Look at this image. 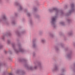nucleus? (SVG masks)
<instances>
[{"instance_id":"nucleus-1","label":"nucleus","mask_w":75,"mask_h":75,"mask_svg":"<svg viewBox=\"0 0 75 75\" xmlns=\"http://www.w3.org/2000/svg\"><path fill=\"white\" fill-rule=\"evenodd\" d=\"M12 45L16 54H19V52H24L25 51L24 50V49L22 48L21 46V45L20 44L18 45V49L16 48V45H15V44H14V43H12Z\"/></svg>"},{"instance_id":"nucleus-2","label":"nucleus","mask_w":75,"mask_h":75,"mask_svg":"<svg viewBox=\"0 0 75 75\" xmlns=\"http://www.w3.org/2000/svg\"><path fill=\"white\" fill-rule=\"evenodd\" d=\"M25 67H26V69L28 70H34V69H36L38 67H40V68H41V63H38V66H35L34 67L32 66H28V64H25Z\"/></svg>"},{"instance_id":"nucleus-3","label":"nucleus","mask_w":75,"mask_h":75,"mask_svg":"<svg viewBox=\"0 0 75 75\" xmlns=\"http://www.w3.org/2000/svg\"><path fill=\"white\" fill-rule=\"evenodd\" d=\"M49 11L50 13H52V12H53L54 11H55L56 13V16H57V15H58V13H59V12H61V15H63V14H64V12H63L62 11H58V9L55 8H53L52 9H49Z\"/></svg>"},{"instance_id":"nucleus-4","label":"nucleus","mask_w":75,"mask_h":75,"mask_svg":"<svg viewBox=\"0 0 75 75\" xmlns=\"http://www.w3.org/2000/svg\"><path fill=\"white\" fill-rule=\"evenodd\" d=\"M71 10H70L69 11V13L66 14V16H69L71 14V13H72V12H74L75 11V8H74V4H71Z\"/></svg>"},{"instance_id":"nucleus-5","label":"nucleus","mask_w":75,"mask_h":75,"mask_svg":"<svg viewBox=\"0 0 75 75\" xmlns=\"http://www.w3.org/2000/svg\"><path fill=\"white\" fill-rule=\"evenodd\" d=\"M57 18V16H56L52 18L51 23L52 24V26L54 28H55V22Z\"/></svg>"},{"instance_id":"nucleus-6","label":"nucleus","mask_w":75,"mask_h":75,"mask_svg":"<svg viewBox=\"0 0 75 75\" xmlns=\"http://www.w3.org/2000/svg\"><path fill=\"white\" fill-rule=\"evenodd\" d=\"M16 74H19L20 73V75H25V72L24 71H21L20 70H18L16 71Z\"/></svg>"},{"instance_id":"nucleus-7","label":"nucleus","mask_w":75,"mask_h":75,"mask_svg":"<svg viewBox=\"0 0 75 75\" xmlns=\"http://www.w3.org/2000/svg\"><path fill=\"white\" fill-rule=\"evenodd\" d=\"M15 4L17 6H19V9L20 10H23V8L21 5L20 4L18 3H17V2L15 3Z\"/></svg>"},{"instance_id":"nucleus-8","label":"nucleus","mask_w":75,"mask_h":75,"mask_svg":"<svg viewBox=\"0 0 75 75\" xmlns=\"http://www.w3.org/2000/svg\"><path fill=\"white\" fill-rule=\"evenodd\" d=\"M71 55H72V52H69L67 54V57L69 58H71Z\"/></svg>"},{"instance_id":"nucleus-9","label":"nucleus","mask_w":75,"mask_h":75,"mask_svg":"<svg viewBox=\"0 0 75 75\" xmlns=\"http://www.w3.org/2000/svg\"><path fill=\"white\" fill-rule=\"evenodd\" d=\"M18 61L19 62H23V61H26V60L24 59L19 58L18 59Z\"/></svg>"},{"instance_id":"nucleus-10","label":"nucleus","mask_w":75,"mask_h":75,"mask_svg":"<svg viewBox=\"0 0 75 75\" xmlns=\"http://www.w3.org/2000/svg\"><path fill=\"white\" fill-rule=\"evenodd\" d=\"M5 35H6V36H10L11 35V33L10 32H8L6 33Z\"/></svg>"},{"instance_id":"nucleus-11","label":"nucleus","mask_w":75,"mask_h":75,"mask_svg":"<svg viewBox=\"0 0 75 75\" xmlns=\"http://www.w3.org/2000/svg\"><path fill=\"white\" fill-rule=\"evenodd\" d=\"M35 39L33 40V47L34 48H35V47H36V45H35Z\"/></svg>"},{"instance_id":"nucleus-12","label":"nucleus","mask_w":75,"mask_h":75,"mask_svg":"<svg viewBox=\"0 0 75 75\" xmlns=\"http://www.w3.org/2000/svg\"><path fill=\"white\" fill-rule=\"evenodd\" d=\"M54 69V71H57V70H58V66H57V65H55Z\"/></svg>"},{"instance_id":"nucleus-13","label":"nucleus","mask_w":75,"mask_h":75,"mask_svg":"<svg viewBox=\"0 0 75 75\" xmlns=\"http://www.w3.org/2000/svg\"><path fill=\"white\" fill-rule=\"evenodd\" d=\"M2 18L3 20H6L7 19V18H6V16H5V15H3L2 17Z\"/></svg>"},{"instance_id":"nucleus-14","label":"nucleus","mask_w":75,"mask_h":75,"mask_svg":"<svg viewBox=\"0 0 75 75\" xmlns=\"http://www.w3.org/2000/svg\"><path fill=\"white\" fill-rule=\"evenodd\" d=\"M16 33L18 36H20V33L19 32V31H16Z\"/></svg>"},{"instance_id":"nucleus-15","label":"nucleus","mask_w":75,"mask_h":75,"mask_svg":"<svg viewBox=\"0 0 75 75\" xmlns=\"http://www.w3.org/2000/svg\"><path fill=\"white\" fill-rule=\"evenodd\" d=\"M60 24L61 25H65V23H64V22H61L60 23Z\"/></svg>"},{"instance_id":"nucleus-16","label":"nucleus","mask_w":75,"mask_h":75,"mask_svg":"<svg viewBox=\"0 0 75 75\" xmlns=\"http://www.w3.org/2000/svg\"><path fill=\"white\" fill-rule=\"evenodd\" d=\"M27 15L29 17H30V16H31V14L29 13H27Z\"/></svg>"},{"instance_id":"nucleus-17","label":"nucleus","mask_w":75,"mask_h":75,"mask_svg":"<svg viewBox=\"0 0 75 75\" xmlns=\"http://www.w3.org/2000/svg\"><path fill=\"white\" fill-rule=\"evenodd\" d=\"M7 43L8 44H10V43H11V41L10 40H7Z\"/></svg>"},{"instance_id":"nucleus-18","label":"nucleus","mask_w":75,"mask_h":75,"mask_svg":"<svg viewBox=\"0 0 75 75\" xmlns=\"http://www.w3.org/2000/svg\"><path fill=\"white\" fill-rule=\"evenodd\" d=\"M12 24H15V21H13L12 22Z\"/></svg>"},{"instance_id":"nucleus-19","label":"nucleus","mask_w":75,"mask_h":75,"mask_svg":"<svg viewBox=\"0 0 75 75\" xmlns=\"http://www.w3.org/2000/svg\"><path fill=\"white\" fill-rule=\"evenodd\" d=\"M72 34V32H69L68 33V35H71Z\"/></svg>"},{"instance_id":"nucleus-20","label":"nucleus","mask_w":75,"mask_h":75,"mask_svg":"<svg viewBox=\"0 0 75 75\" xmlns=\"http://www.w3.org/2000/svg\"><path fill=\"white\" fill-rule=\"evenodd\" d=\"M6 71H4L3 72V75H6Z\"/></svg>"},{"instance_id":"nucleus-21","label":"nucleus","mask_w":75,"mask_h":75,"mask_svg":"<svg viewBox=\"0 0 75 75\" xmlns=\"http://www.w3.org/2000/svg\"><path fill=\"white\" fill-rule=\"evenodd\" d=\"M33 9L34 10V11H37V8L35 7Z\"/></svg>"},{"instance_id":"nucleus-22","label":"nucleus","mask_w":75,"mask_h":75,"mask_svg":"<svg viewBox=\"0 0 75 75\" xmlns=\"http://www.w3.org/2000/svg\"><path fill=\"white\" fill-rule=\"evenodd\" d=\"M5 38V37H4V36H3L2 37V40H4Z\"/></svg>"},{"instance_id":"nucleus-23","label":"nucleus","mask_w":75,"mask_h":75,"mask_svg":"<svg viewBox=\"0 0 75 75\" xmlns=\"http://www.w3.org/2000/svg\"><path fill=\"white\" fill-rule=\"evenodd\" d=\"M50 37H54V35L51 34H50Z\"/></svg>"},{"instance_id":"nucleus-24","label":"nucleus","mask_w":75,"mask_h":75,"mask_svg":"<svg viewBox=\"0 0 75 75\" xmlns=\"http://www.w3.org/2000/svg\"><path fill=\"white\" fill-rule=\"evenodd\" d=\"M65 71V69H62L61 71L62 72H64V71Z\"/></svg>"},{"instance_id":"nucleus-25","label":"nucleus","mask_w":75,"mask_h":75,"mask_svg":"<svg viewBox=\"0 0 75 75\" xmlns=\"http://www.w3.org/2000/svg\"><path fill=\"white\" fill-rule=\"evenodd\" d=\"M2 48H3V45H0V50Z\"/></svg>"},{"instance_id":"nucleus-26","label":"nucleus","mask_w":75,"mask_h":75,"mask_svg":"<svg viewBox=\"0 0 75 75\" xmlns=\"http://www.w3.org/2000/svg\"><path fill=\"white\" fill-rule=\"evenodd\" d=\"M55 48L56 49V50H57V51L58 50V47H55Z\"/></svg>"},{"instance_id":"nucleus-27","label":"nucleus","mask_w":75,"mask_h":75,"mask_svg":"<svg viewBox=\"0 0 75 75\" xmlns=\"http://www.w3.org/2000/svg\"><path fill=\"white\" fill-rule=\"evenodd\" d=\"M35 52H34L33 53V57H35Z\"/></svg>"},{"instance_id":"nucleus-28","label":"nucleus","mask_w":75,"mask_h":75,"mask_svg":"<svg viewBox=\"0 0 75 75\" xmlns=\"http://www.w3.org/2000/svg\"><path fill=\"white\" fill-rule=\"evenodd\" d=\"M42 42H43V43H44V42H45V40H42Z\"/></svg>"},{"instance_id":"nucleus-29","label":"nucleus","mask_w":75,"mask_h":75,"mask_svg":"<svg viewBox=\"0 0 75 75\" xmlns=\"http://www.w3.org/2000/svg\"><path fill=\"white\" fill-rule=\"evenodd\" d=\"M9 53H10V54H12V52H11V51H10V50L9 51Z\"/></svg>"},{"instance_id":"nucleus-30","label":"nucleus","mask_w":75,"mask_h":75,"mask_svg":"<svg viewBox=\"0 0 75 75\" xmlns=\"http://www.w3.org/2000/svg\"><path fill=\"white\" fill-rule=\"evenodd\" d=\"M61 45L62 47H63V46H64V45L62 43H61Z\"/></svg>"},{"instance_id":"nucleus-31","label":"nucleus","mask_w":75,"mask_h":75,"mask_svg":"<svg viewBox=\"0 0 75 75\" xmlns=\"http://www.w3.org/2000/svg\"><path fill=\"white\" fill-rule=\"evenodd\" d=\"M67 8V5H66L64 6V8Z\"/></svg>"},{"instance_id":"nucleus-32","label":"nucleus","mask_w":75,"mask_h":75,"mask_svg":"<svg viewBox=\"0 0 75 75\" xmlns=\"http://www.w3.org/2000/svg\"><path fill=\"white\" fill-rule=\"evenodd\" d=\"M9 59L11 61H12V59H11V58H9Z\"/></svg>"},{"instance_id":"nucleus-33","label":"nucleus","mask_w":75,"mask_h":75,"mask_svg":"<svg viewBox=\"0 0 75 75\" xmlns=\"http://www.w3.org/2000/svg\"><path fill=\"white\" fill-rule=\"evenodd\" d=\"M67 21H68V22L69 23V22H70V21H71V20L69 19H68L67 20Z\"/></svg>"},{"instance_id":"nucleus-34","label":"nucleus","mask_w":75,"mask_h":75,"mask_svg":"<svg viewBox=\"0 0 75 75\" xmlns=\"http://www.w3.org/2000/svg\"><path fill=\"white\" fill-rule=\"evenodd\" d=\"M3 65V64L1 63H0V66H1Z\"/></svg>"},{"instance_id":"nucleus-35","label":"nucleus","mask_w":75,"mask_h":75,"mask_svg":"<svg viewBox=\"0 0 75 75\" xmlns=\"http://www.w3.org/2000/svg\"><path fill=\"white\" fill-rule=\"evenodd\" d=\"M4 52L5 54H7V51H5Z\"/></svg>"},{"instance_id":"nucleus-36","label":"nucleus","mask_w":75,"mask_h":75,"mask_svg":"<svg viewBox=\"0 0 75 75\" xmlns=\"http://www.w3.org/2000/svg\"><path fill=\"white\" fill-rule=\"evenodd\" d=\"M17 13H15V15L16 16H17Z\"/></svg>"},{"instance_id":"nucleus-37","label":"nucleus","mask_w":75,"mask_h":75,"mask_svg":"<svg viewBox=\"0 0 75 75\" xmlns=\"http://www.w3.org/2000/svg\"><path fill=\"white\" fill-rule=\"evenodd\" d=\"M30 23H32V21H31V20H30Z\"/></svg>"},{"instance_id":"nucleus-38","label":"nucleus","mask_w":75,"mask_h":75,"mask_svg":"<svg viewBox=\"0 0 75 75\" xmlns=\"http://www.w3.org/2000/svg\"><path fill=\"white\" fill-rule=\"evenodd\" d=\"M74 67H75V63L74 64Z\"/></svg>"},{"instance_id":"nucleus-39","label":"nucleus","mask_w":75,"mask_h":75,"mask_svg":"<svg viewBox=\"0 0 75 75\" xmlns=\"http://www.w3.org/2000/svg\"><path fill=\"white\" fill-rule=\"evenodd\" d=\"M0 21H1V20H0Z\"/></svg>"},{"instance_id":"nucleus-40","label":"nucleus","mask_w":75,"mask_h":75,"mask_svg":"<svg viewBox=\"0 0 75 75\" xmlns=\"http://www.w3.org/2000/svg\"><path fill=\"white\" fill-rule=\"evenodd\" d=\"M4 65H5V64H4Z\"/></svg>"},{"instance_id":"nucleus-41","label":"nucleus","mask_w":75,"mask_h":75,"mask_svg":"<svg viewBox=\"0 0 75 75\" xmlns=\"http://www.w3.org/2000/svg\"><path fill=\"white\" fill-rule=\"evenodd\" d=\"M0 1H1V0H0Z\"/></svg>"}]
</instances>
